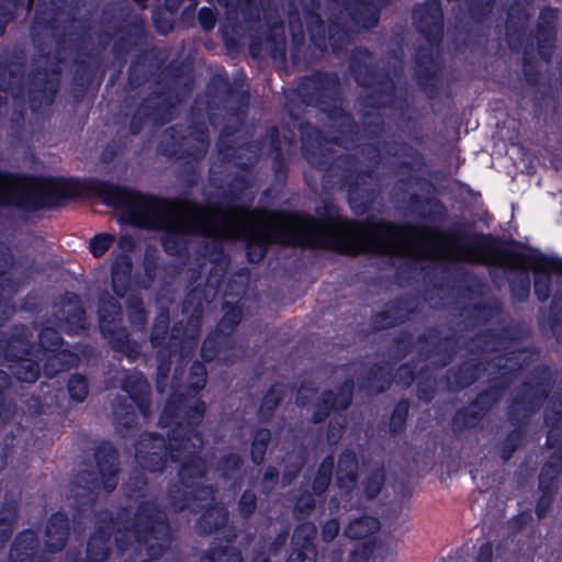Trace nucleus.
I'll return each instance as SVG.
<instances>
[{"instance_id":"28","label":"nucleus","mask_w":562,"mask_h":562,"mask_svg":"<svg viewBox=\"0 0 562 562\" xmlns=\"http://www.w3.org/2000/svg\"><path fill=\"white\" fill-rule=\"evenodd\" d=\"M69 520L61 513L53 514L46 525L45 546L47 551L56 553L61 551L69 536Z\"/></svg>"},{"instance_id":"58","label":"nucleus","mask_w":562,"mask_h":562,"mask_svg":"<svg viewBox=\"0 0 562 562\" xmlns=\"http://www.w3.org/2000/svg\"><path fill=\"white\" fill-rule=\"evenodd\" d=\"M38 346L43 351H57L63 345V338L59 333L52 328L45 327L38 333Z\"/></svg>"},{"instance_id":"56","label":"nucleus","mask_w":562,"mask_h":562,"mask_svg":"<svg viewBox=\"0 0 562 562\" xmlns=\"http://www.w3.org/2000/svg\"><path fill=\"white\" fill-rule=\"evenodd\" d=\"M283 400V391L281 385H272L271 389L263 396L262 402L259 407V416L263 420H268L274 409L279 406L281 401Z\"/></svg>"},{"instance_id":"3","label":"nucleus","mask_w":562,"mask_h":562,"mask_svg":"<svg viewBox=\"0 0 562 562\" xmlns=\"http://www.w3.org/2000/svg\"><path fill=\"white\" fill-rule=\"evenodd\" d=\"M499 314L501 308L496 302L475 304L460 314L462 319H467L464 328L461 329L465 333L445 336L451 338L449 347L453 350L462 340L470 356L460 367L448 370L446 382L449 390L465 389L483 375L488 379H504L536 360L537 353L519 347L508 328L497 334L488 330L470 335L469 327H476L494 319L498 323Z\"/></svg>"},{"instance_id":"57","label":"nucleus","mask_w":562,"mask_h":562,"mask_svg":"<svg viewBox=\"0 0 562 562\" xmlns=\"http://www.w3.org/2000/svg\"><path fill=\"white\" fill-rule=\"evenodd\" d=\"M146 486L147 481L145 475L138 470H135L124 483L123 490L126 497L138 498L144 495Z\"/></svg>"},{"instance_id":"33","label":"nucleus","mask_w":562,"mask_h":562,"mask_svg":"<svg viewBox=\"0 0 562 562\" xmlns=\"http://www.w3.org/2000/svg\"><path fill=\"white\" fill-rule=\"evenodd\" d=\"M554 384L558 385L560 392L552 397L553 408L551 411H547L544 415L547 425H551L547 442L552 448L558 442L557 437L559 436V430L562 427V373L555 376Z\"/></svg>"},{"instance_id":"23","label":"nucleus","mask_w":562,"mask_h":562,"mask_svg":"<svg viewBox=\"0 0 562 562\" xmlns=\"http://www.w3.org/2000/svg\"><path fill=\"white\" fill-rule=\"evenodd\" d=\"M532 13V0H513L505 25L509 41L520 40L529 25Z\"/></svg>"},{"instance_id":"63","label":"nucleus","mask_w":562,"mask_h":562,"mask_svg":"<svg viewBox=\"0 0 562 562\" xmlns=\"http://www.w3.org/2000/svg\"><path fill=\"white\" fill-rule=\"evenodd\" d=\"M525 436L521 427L515 428L504 440L501 457L504 461H508L513 453L518 449Z\"/></svg>"},{"instance_id":"32","label":"nucleus","mask_w":562,"mask_h":562,"mask_svg":"<svg viewBox=\"0 0 562 562\" xmlns=\"http://www.w3.org/2000/svg\"><path fill=\"white\" fill-rule=\"evenodd\" d=\"M244 460L237 452H228L218 458L215 464V472L220 479L237 486L243 480Z\"/></svg>"},{"instance_id":"1","label":"nucleus","mask_w":562,"mask_h":562,"mask_svg":"<svg viewBox=\"0 0 562 562\" xmlns=\"http://www.w3.org/2000/svg\"><path fill=\"white\" fill-rule=\"evenodd\" d=\"M463 235L425 226L397 225L385 221L367 223L347 220L319 221L301 215V247L333 249L345 255L375 252L447 262L492 265L516 270L510 283L513 295L529 296L531 256L501 249L483 238L462 243Z\"/></svg>"},{"instance_id":"27","label":"nucleus","mask_w":562,"mask_h":562,"mask_svg":"<svg viewBox=\"0 0 562 562\" xmlns=\"http://www.w3.org/2000/svg\"><path fill=\"white\" fill-rule=\"evenodd\" d=\"M55 317L69 326L70 329L82 328L85 308L77 294L67 292L56 305Z\"/></svg>"},{"instance_id":"5","label":"nucleus","mask_w":562,"mask_h":562,"mask_svg":"<svg viewBox=\"0 0 562 562\" xmlns=\"http://www.w3.org/2000/svg\"><path fill=\"white\" fill-rule=\"evenodd\" d=\"M386 3L387 0H326V29L318 13L319 0H288V24L294 42H303L305 23L316 47L324 49L328 40L333 50L339 52L351 43L356 29L378 26L380 11Z\"/></svg>"},{"instance_id":"29","label":"nucleus","mask_w":562,"mask_h":562,"mask_svg":"<svg viewBox=\"0 0 562 562\" xmlns=\"http://www.w3.org/2000/svg\"><path fill=\"white\" fill-rule=\"evenodd\" d=\"M409 302L407 300H396L384 306V308L372 317L374 329H385L404 323L409 313Z\"/></svg>"},{"instance_id":"13","label":"nucleus","mask_w":562,"mask_h":562,"mask_svg":"<svg viewBox=\"0 0 562 562\" xmlns=\"http://www.w3.org/2000/svg\"><path fill=\"white\" fill-rule=\"evenodd\" d=\"M450 340L451 338L449 337H441V333L437 329H428L418 339V355L420 361L425 362L418 369V379H423L425 375V380H420L417 383V396L420 401L430 402L435 396L436 381L430 375H427V372L430 369L446 367L450 362L454 351L449 347Z\"/></svg>"},{"instance_id":"21","label":"nucleus","mask_w":562,"mask_h":562,"mask_svg":"<svg viewBox=\"0 0 562 562\" xmlns=\"http://www.w3.org/2000/svg\"><path fill=\"white\" fill-rule=\"evenodd\" d=\"M12 265L13 258L10 248L0 244V326L13 314V306L8 299L19 288L15 282L4 277Z\"/></svg>"},{"instance_id":"10","label":"nucleus","mask_w":562,"mask_h":562,"mask_svg":"<svg viewBox=\"0 0 562 562\" xmlns=\"http://www.w3.org/2000/svg\"><path fill=\"white\" fill-rule=\"evenodd\" d=\"M182 312L188 315V328L184 330L181 323H176L171 328L168 340L167 352L164 351V344L167 338L169 327V316L167 313H160L151 327L150 344L153 347H161L162 353L168 359L171 353L180 349V356H183L187 349L195 345L201 325V318L204 312V297L202 291L194 289L190 291L182 303Z\"/></svg>"},{"instance_id":"25","label":"nucleus","mask_w":562,"mask_h":562,"mask_svg":"<svg viewBox=\"0 0 562 562\" xmlns=\"http://www.w3.org/2000/svg\"><path fill=\"white\" fill-rule=\"evenodd\" d=\"M23 69L20 64L5 66L0 63V106L8 102L9 97L24 99L25 92L22 85Z\"/></svg>"},{"instance_id":"31","label":"nucleus","mask_w":562,"mask_h":562,"mask_svg":"<svg viewBox=\"0 0 562 562\" xmlns=\"http://www.w3.org/2000/svg\"><path fill=\"white\" fill-rule=\"evenodd\" d=\"M337 485L345 492H350L358 480V459L351 449H346L339 456L336 472Z\"/></svg>"},{"instance_id":"45","label":"nucleus","mask_w":562,"mask_h":562,"mask_svg":"<svg viewBox=\"0 0 562 562\" xmlns=\"http://www.w3.org/2000/svg\"><path fill=\"white\" fill-rule=\"evenodd\" d=\"M484 416L485 413L472 402L469 407L461 408L456 413L452 419V428L458 431L472 428L476 426Z\"/></svg>"},{"instance_id":"47","label":"nucleus","mask_w":562,"mask_h":562,"mask_svg":"<svg viewBox=\"0 0 562 562\" xmlns=\"http://www.w3.org/2000/svg\"><path fill=\"white\" fill-rule=\"evenodd\" d=\"M334 470V457H326L317 468L312 482V493L316 496L325 494L331 483Z\"/></svg>"},{"instance_id":"38","label":"nucleus","mask_w":562,"mask_h":562,"mask_svg":"<svg viewBox=\"0 0 562 562\" xmlns=\"http://www.w3.org/2000/svg\"><path fill=\"white\" fill-rule=\"evenodd\" d=\"M227 521V512L223 506L207 508L204 514L196 519L195 527L200 535H210L225 526Z\"/></svg>"},{"instance_id":"4","label":"nucleus","mask_w":562,"mask_h":562,"mask_svg":"<svg viewBox=\"0 0 562 562\" xmlns=\"http://www.w3.org/2000/svg\"><path fill=\"white\" fill-rule=\"evenodd\" d=\"M302 153L307 162L319 170L329 171L350 184L357 193L364 178H370L372 169L390 155L398 158L405 166L419 164V154L406 144L384 143L382 154L375 145L361 143L362 136L355 130L345 135H335L329 139L310 123H300Z\"/></svg>"},{"instance_id":"51","label":"nucleus","mask_w":562,"mask_h":562,"mask_svg":"<svg viewBox=\"0 0 562 562\" xmlns=\"http://www.w3.org/2000/svg\"><path fill=\"white\" fill-rule=\"evenodd\" d=\"M200 562H243L240 552L229 546L212 547L205 551Z\"/></svg>"},{"instance_id":"35","label":"nucleus","mask_w":562,"mask_h":562,"mask_svg":"<svg viewBox=\"0 0 562 562\" xmlns=\"http://www.w3.org/2000/svg\"><path fill=\"white\" fill-rule=\"evenodd\" d=\"M98 301L99 327L121 324L122 307L120 303L108 292H102Z\"/></svg>"},{"instance_id":"17","label":"nucleus","mask_w":562,"mask_h":562,"mask_svg":"<svg viewBox=\"0 0 562 562\" xmlns=\"http://www.w3.org/2000/svg\"><path fill=\"white\" fill-rule=\"evenodd\" d=\"M531 260L530 269L535 273V294L539 301L543 302L550 296L551 273L557 272L561 278V289L555 292L551 305L552 328L557 330L559 326H562V260L540 256H531Z\"/></svg>"},{"instance_id":"24","label":"nucleus","mask_w":562,"mask_h":562,"mask_svg":"<svg viewBox=\"0 0 562 562\" xmlns=\"http://www.w3.org/2000/svg\"><path fill=\"white\" fill-rule=\"evenodd\" d=\"M100 330L114 351L124 355L130 360L139 357L140 346L137 341L131 339L126 327L115 324L101 327Z\"/></svg>"},{"instance_id":"54","label":"nucleus","mask_w":562,"mask_h":562,"mask_svg":"<svg viewBox=\"0 0 562 562\" xmlns=\"http://www.w3.org/2000/svg\"><path fill=\"white\" fill-rule=\"evenodd\" d=\"M218 338L215 337H207L201 348V355L202 358L205 361H212L216 357H220L225 350L228 348H233L234 341L231 338H227L224 336V338H221L217 335Z\"/></svg>"},{"instance_id":"39","label":"nucleus","mask_w":562,"mask_h":562,"mask_svg":"<svg viewBox=\"0 0 562 562\" xmlns=\"http://www.w3.org/2000/svg\"><path fill=\"white\" fill-rule=\"evenodd\" d=\"M391 368L389 363L375 364L370 369L368 378L360 385L371 392H384L391 384Z\"/></svg>"},{"instance_id":"14","label":"nucleus","mask_w":562,"mask_h":562,"mask_svg":"<svg viewBox=\"0 0 562 562\" xmlns=\"http://www.w3.org/2000/svg\"><path fill=\"white\" fill-rule=\"evenodd\" d=\"M353 389V380L348 379L336 390L322 392L315 403L311 415L312 423L319 424L333 413L326 431V439L329 445H336L344 434L348 423L345 412L352 403Z\"/></svg>"},{"instance_id":"42","label":"nucleus","mask_w":562,"mask_h":562,"mask_svg":"<svg viewBox=\"0 0 562 562\" xmlns=\"http://www.w3.org/2000/svg\"><path fill=\"white\" fill-rule=\"evenodd\" d=\"M19 512V502L11 499L3 503L0 507V547H2L10 538Z\"/></svg>"},{"instance_id":"40","label":"nucleus","mask_w":562,"mask_h":562,"mask_svg":"<svg viewBox=\"0 0 562 562\" xmlns=\"http://www.w3.org/2000/svg\"><path fill=\"white\" fill-rule=\"evenodd\" d=\"M217 3L227 10V15L238 19L239 15L246 21L259 19V11L254 0H216Z\"/></svg>"},{"instance_id":"9","label":"nucleus","mask_w":562,"mask_h":562,"mask_svg":"<svg viewBox=\"0 0 562 562\" xmlns=\"http://www.w3.org/2000/svg\"><path fill=\"white\" fill-rule=\"evenodd\" d=\"M94 461L97 472L93 470L80 471L71 483L70 494L74 505L79 509L90 507L101 490L111 493L119 483V452L111 443L103 442L95 449Z\"/></svg>"},{"instance_id":"11","label":"nucleus","mask_w":562,"mask_h":562,"mask_svg":"<svg viewBox=\"0 0 562 562\" xmlns=\"http://www.w3.org/2000/svg\"><path fill=\"white\" fill-rule=\"evenodd\" d=\"M33 41L41 46L37 37L34 35ZM40 56L36 60V68L32 74L31 81L27 87V99L32 110H37L42 104H52L59 87L60 65L68 57H71L75 47L72 40L66 36L56 43V53L54 56L46 52L44 47H40Z\"/></svg>"},{"instance_id":"26","label":"nucleus","mask_w":562,"mask_h":562,"mask_svg":"<svg viewBox=\"0 0 562 562\" xmlns=\"http://www.w3.org/2000/svg\"><path fill=\"white\" fill-rule=\"evenodd\" d=\"M558 11L552 8L541 10L538 19V52L539 55L549 60L551 57V48L554 46L557 37Z\"/></svg>"},{"instance_id":"64","label":"nucleus","mask_w":562,"mask_h":562,"mask_svg":"<svg viewBox=\"0 0 562 562\" xmlns=\"http://www.w3.org/2000/svg\"><path fill=\"white\" fill-rule=\"evenodd\" d=\"M408 409L409 403L407 401H401L397 403L390 420V430L392 434H400L404 429Z\"/></svg>"},{"instance_id":"61","label":"nucleus","mask_w":562,"mask_h":562,"mask_svg":"<svg viewBox=\"0 0 562 562\" xmlns=\"http://www.w3.org/2000/svg\"><path fill=\"white\" fill-rule=\"evenodd\" d=\"M416 75L420 86L427 87L431 85L436 77V66L431 58L424 61L422 56L416 59Z\"/></svg>"},{"instance_id":"7","label":"nucleus","mask_w":562,"mask_h":562,"mask_svg":"<svg viewBox=\"0 0 562 562\" xmlns=\"http://www.w3.org/2000/svg\"><path fill=\"white\" fill-rule=\"evenodd\" d=\"M349 70L357 83L367 88L366 93L360 97L362 125L368 138L373 139L384 130L378 110L391 106L402 110V89L395 87L389 74L375 70L374 58L367 48L357 47L352 50Z\"/></svg>"},{"instance_id":"50","label":"nucleus","mask_w":562,"mask_h":562,"mask_svg":"<svg viewBox=\"0 0 562 562\" xmlns=\"http://www.w3.org/2000/svg\"><path fill=\"white\" fill-rule=\"evenodd\" d=\"M224 315L216 325L218 336H228L234 331L241 321V310L238 306L231 305L228 302L223 304Z\"/></svg>"},{"instance_id":"19","label":"nucleus","mask_w":562,"mask_h":562,"mask_svg":"<svg viewBox=\"0 0 562 562\" xmlns=\"http://www.w3.org/2000/svg\"><path fill=\"white\" fill-rule=\"evenodd\" d=\"M25 325H15L7 333H0V356L7 360L26 357L35 348L32 341L34 330Z\"/></svg>"},{"instance_id":"22","label":"nucleus","mask_w":562,"mask_h":562,"mask_svg":"<svg viewBox=\"0 0 562 562\" xmlns=\"http://www.w3.org/2000/svg\"><path fill=\"white\" fill-rule=\"evenodd\" d=\"M121 387L127 393L144 416L150 413V386L142 372H126L121 381Z\"/></svg>"},{"instance_id":"43","label":"nucleus","mask_w":562,"mask_h":562,"mask_svg":"<svg viewBox=\"0 0 562 562\" xmlns=\"http://www.w3.org/2000/svg\"><path fill=\"white\" fill-rule=\"evenodd\" d=\"M509 375L507 374L504 379H494L495 382L488 390L481 392L473 401L485 414L491 407L497 403L504 395L506 387L508 386Z\"/></svg>"},{"instance_id":"6","label":"nucleus","mask_w":562,"mask_h":562,"mask_svg":"<svg viewBox=\"0 0 562 562\" xmlns=\"http://www.w3.org/2000/svg\"><path fill=\"white\" fill-rule=\"evenodd\" d=\"M126 513L117 514L116 520L108 510L98 514L95 532L87 543V562H105L110 555L112 531L120 550L137 543L151 559H159L170 543V528L166 514L155 502H143L132 521L123 522Z\"/></svg>"},{"instance_id":"44","label":"nucleus","mask_w":562,"mask_h":562,"mask_svg":"<svg viewBox=\"0 0 562 562\" xmlns=\"http://www.w3.org/2000/svg\"><path fill=\"white\" fill-rule=\"evenodd\" d=\"M144 36V25L143 21L137 20L131 33L127 36L121 34L117 40L114 42V54L117 58H122L128 52H131L134 47L138 46Z\"/></svg>"},{"instance_id":"52","label":"nucleus","mask_w":562,"mask_h":562,"mask_svg":"<svg viewBox=\"0 0 562 562\" xmlns=\"http://www.w3.org/2000/svg\"><path fill=\"white\" fill-rule=\"evenodd\" d=\"M316 533L317 529L313 522H302L293 531L292 547L307 552L310 547H315L313 540L316 537Z\"/></svg>"},{"instance_id":"30","label":"nucleus","mask_w":562,"mask_h":562,"mask_svg":"<svg viewBox=\"0 0 562 562\" xmlns=\"http://www.w3.org/2000/svg\"><path fill=\"white\" fill-rule=\"evenodd\" d=\"M38 548L37 535L32 530H24L15 537L11 546L9 562H33Z\"/></svg>"},{"instance_id":"41","label":"nucleus","mask_w":562,"mask_h":562,"mask_svg":"<svg viewBox=\"0 0 562 562\" xmlns=\"http://www.w3.org/2000/svg\"><path fill=\"white\" fill-rule=\"evenodd\" d=\"M12 362L9 370L21 382L34 383L41 373L40 366L36 361L25 357L9 360Z\"/></svg>"},{"instance_id":"48","label":"nucleus","mask_w":562,"mask_h":562,"mask_svg":"<svg viewBox=\"0 0 562 562\" xmlns=\"http://www.w3.org/2000/svg\"><path fill=\"white\" fill-rule=\"evenodd\" d=\"M562 470V453H554L544 463L539 475L540 491H553V482Z\"/></svg>"},{"instance_id":"37","label":"nucleus","mask_w":562,"mask_h":562,"mask_svg":"<svg viewBox=\"0 0 562 562\" xmlns=\"http://www.w3.org/2000/svg\"><path fill=\"white\" fill-rule=\"evenodd\" d=\"M132 270V260L128 256L121 254L112 263V288L120 297L125 295L130 274Z\"/></svg>"},{"instance_id":"34","label":"nucleus","mask_w":562,"mask_h":562,"mask_svg":"<svg viewBox=\"0 0 562 562\" xmlns=\"http://www.w3.org/2000/svg\"><path fill=\"white\" fill-rule=\"evenodd\" d=\"M380 529V521L371 515L353 517L344 528V536L351 540H359L370 537Z\"/></svg>"},{"instance_id":"2","label":"nucleus","mask_w":562,"mask_h":562,"mask_svg":"<svg viewBox=\"0 0 562 562\" xmlns=\"http://www.w3.org/2000/svg\"><path fill=\"white\" fill-rule=\"evenodd\" d=\"M205 413L201 400L188 398L173 392L169 397L159 424L171 427L168 446L162 436L143 434L135 445V458L138 465L149 472H161L166 465L167 451L172 462H181L179 479L181 486L175 485L168 492V499L175 510L190 508L192 512L207 509L215 505V490L212 485H201L207 473L205 459L199 456L204 440L195 429Z\"/></svg>"},{"instance_id":"12","label":"nucleus","mask_w":562,"mask_h":562,"mask_svg":"<svg viewBox=\"0 0 562 562\" xmlns=\"http://www.w3.org/2000/svg\"><path fill=\"white\" fill-rule=\"evenodd\" d=\"M59 199L54 188L41 180H22L0 172V205H14L24 210L52 209Z\"/></svg>"},{"instance_id":"46","label":"nucleus","mask_w":562,"mask_h":562,"mask_svg":"<svg viewBox=\"0 0 562 562\" xmlns=\"http://www.w3.org/2000/svg\"><path fill=\"white\" fill-rule=\"evenodd\" d=\"M250 53L254 57L269 56L273 59L285 58V40L284 37H269L267 38L261 47H257L256 43H251Z\"/></svg>"},{"instance_id":"53","label":"nucleus","mask_w":562,"mask_h":562,"mask_svg":"<svg viewBox=\"0 0 562 562\" xmlns=\"http://www.w3.org/2000/svg\"><path fill=\"white\" fill-rule=\"evenodd\" d=\"M271 440V432L267 428L256 430L250 446V459L259 465L265 461V456Z\"/></svg>"},{"instance_id":"59","label":"nucleus","mask_w":562,"mask_h":562,"mask_svg":"<svg viewBox=\"0 0 562 562\" xmlns=\"http://www.w3.org/2000/svg\"><path fill=\"white\" fill-rule=\"evenodd\" d=\"M385 482L383 468L374 469L363 481V488L368 498H374L381 492Z\"/></svg>"},{"instance_id":"20","label":"nucleus","mask_w":562,"mask_h":562,"mask_svg":"<svg viewBox=\"0 0 562 562\" xmlns=\"http://www.w3.org/2000/svg\"><path fill=\"white\" fill-rule=\"evenodd\" d=\"M235 133L231 126H225L218 137L217 149L218 154L225 160H232L235 165L246 168L249 165H252L260 151V144L258 143H249L240 146L239 148H233L228 144L229 137Z\"/></svg>"},{"instance_id":"18","label":"nucleus","mask_w":562,"mask_h":562,"mask_svg":"<svg viewBox=\"0 0 562 562\" xmlns=\"http://www.w3.org/2000/svg\"><path fill=\"white\" fill-rule=\"evenodd\" d=\"M413 22L416 30L423 34L432 46L442 37L443 14L440 0H427L413 9Z\"/></svg>"},{"instance_id":"8","label":"nucleus","mask_w":562,"mask_h":562,"mask_svg":"<svg viewBox=\"0 0 562 562\" xmlns=\"http://www.w3.org/2000/svg\"><path fill=\"white\" fill-rule=\"evenodd\" d=\"M339 90L340 80L336 74L315 71L303 77L291 94H295L302 103L318 108L326 114V127L333 137L352 133L356 128L351 116L341 106Z\"/></svg>"},{"instance_id":"49","label":"nucleus","mask_w":562,"mask_h":562,"mask_svg":"<svg viewBox=\"0 0 562 562\" xmlns=\"http://www.w3.org/2000/svg\"><path fill=\"white\" fill-rule=\"evenodd\" d=\"M75 361L74 355L67 350H60L49 356L44 363V374L52 379L59 372L68 370Z\"/></svg>"},{"instance_id":"36","label":"nucleus","mask_w":562,"mask_h":562,"mask_svg":"<svg viewBox=\"0 0 562 562\" xmlns=\"http://www.w3.org/2000/svg\"><path fill=\"white\" fill-rule=\"evenodd\" d=\"M113 424L116 431L122 437H128L136 430V415L134 408L130 404H125L122 401L114 404L113 407Z\"/></svg>"},{"instance_id":"55","label":"nucleus","mask_w":562,"mask_h":562,"mask_svg":"<svg viewBox=\"0 0 562 562\" xmlns=\"http://www.w3.org/2000/svg\"><path fill=\"white\" fill-rule=\"evenodd\" d=\"M127 317L131 325L137 330H144L147 324V313L142 299L131 295L127 299Z\"/></svg>"},{"instance_id":"60","label":"nucleus","mask_w":562,"mask_h":562,"mask_svg":"<svg viewBox=\"0 0 562 562\" xmlns=\"http://www.w3.org/2000/svg\"><path fill=\"white\" fill-rule=\"evenodd\" d=\"M206 368L202 362L194 361L190 368L187 387L196 394L205 386Z\"/></svg>"},{"instance_id":"15","label":"nucleus","mask_w":562,"mask_h":562,"mask_svg":"<svg viewBox=\"0 0 562 562\" xmlns=\"http://www.w3.org/2000/svg\"><path fill=\"white\" fill-rule=\"evenodd\" d=\"M551 373L548 368L535 369L530 381L522 384L508 407V416L513 422H520L538 409L547 398L550 389Z\"/></svg>"},{"instance_id":"62","label":"nucleus","mask_w":562,"mask_h":562,"mask_svg":"<svg viewBox=\"0 0 562 562\" xmlns=\"http://www.w3.org/2000/svg\"><path fill=\"white\" fill-rule=\"evenodd\" d=\"M68 393L70 397L80 403L83 402L88 395L89 387L87 379L80 374H72L68 380Z\"/></svg>"},{"instance_id":"16","label":"nucleus","mask_w":562,"mask_h":562,"mask_svg":"<svg viewBox=\"0 0 562 562\" xmlns=\"http://www.w3.org/2000/svg\"><path fill=\"white\" fill-rule=\"evenodd\" d=\"M162 143L170 146V155L200 159L206 154L210 146L207 125L202 121L188 128L171 126L165 131Z\"/></svg>"}]
</instances>
